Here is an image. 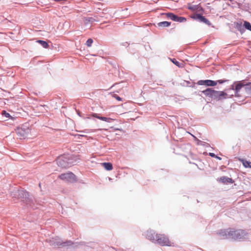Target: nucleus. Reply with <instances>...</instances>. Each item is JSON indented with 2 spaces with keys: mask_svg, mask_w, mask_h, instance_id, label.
Returning a JSON list of instances; mask_svg holds the SVG:
<instances>
[{
  "mask_svg": "<svg viewBox=\"0 0 251 251\" xmlns=\"http://www.w3.org/2000/svg\"><path fill=\"white\" fill-rule=\"evenodd\" d=\"M11 196L13 197L21 199L22 201L25 203L27 207H30L33 209L38 208V204L36 202V201L34 199L29 196V193L23 190H18L15 192L11 193Z\"/></svg>",
  "mask_w": 251,
  "mask_h": 251,
  "instance_id": "obj_1",
  "label": "nucleus"
},
{
  "mask_svg": "<svg viewBox=\"0 0 251 251\" xmlns=\"http://www.w3.org/2000/svg\"><path fill=\"white\" fill-rule=\"evenodd\" d=\"M201 92L206 97L210 98L211 99L216 100L226 99L227 96V93L224 91H216L210 88L202 91Z\"/></svg>",
  "mask_w": 251,
  "mask_h": 251,
  "instance_id": "obj_2",
  "label": "nucleus"
},
{
  "mask_svg": "<svg viewBox=\"0 0 251 251\" xmlns=\"http://www.w3.org/2000/svg\"><path fill=\"white\" fill-rule=\"evenodd\" d=\"M56 163L62 168H67L73 165L74 161L69 155H64L58 157Z\"/></svg>",
  "mask_w": 251,
  "mask_h": 251,
  "instance_id": "obj_3",
  "label": "nucleus"
},
{
  "mask_svg": "<svg viewBox=\"0 0 251 251\" xmlns=\"http://www.w3.org/2000/svg\"><path fill=\"white\" fill-rule=\"evenodd\" d=\"M16 133L20 139H25L30 132L28 125L25 124L21 127H18L15 129Z\"/></svg>",
  "mask_w": 251,
  "mask_h": 251,
  "instance_id": "obj_4",
  "label": "nucleus"
},
{
  "mask_svg": "<svg viewBox=\"0 0 251 251\" xmlns=\"http://www.w3.org/2000/svg\"><path fill=\"white\" fill-rule=\"evenodd\" d=\"M232 233L231 238L236 240H245L248 236V233L242 229L232 230Z\"/></svg>",
  "mask_w": 251,
  "mask_h": 251,
  "instance_id": "obj_5",
  "label": "nucleus"
},
{
  "mask_svg": "<svg viewBox=\"0 0 251 251\" xmlns=\"http://www.w3.org/2000/svg\"><path fill=\"white\" fill-rule=\"evenodd\" d=\"M155 243L158 244L162 246H171L168 238L164 234H156V239Z\"/></svg>",
  "mask_w": 251,
  "mask_h": 251,
  "instance_id": "obj_6",
  "label": "nucleus"
},
{
  "mask_svg": "<svg viewBox=\"0 0 251 251\" xmlns=\"http://www.w3.org/2000/svg\"><path fill=\"white\" fill-rule=\"evenodd\" d=\"M58 177L61 179L68 182L73 181L75 178V176L72 172L62 174Z\"/></svg>",
  "mask_w": 251,
  "mask_h": 251,
  "instance_id": "obj_7",
  "label": "nucleus"
},
{
  "mask_svg": "<svg viewBox=\"0 0 251 251\" xmlns=\"http://www.w3.org/2000/svg\"><path fill=\"white\" fill-rule=\"evenodd\" d=\"M192 18H193L194 20H197L199 21L200 22H201L205 24L206 25L210 26L211 25V23L210 22L206 19L204 16L202 15L201 14H196L193 16H192Z\"/></svg>",
  "mask_w": 251,
  "mask_h": 251,
  "instance_id": "obj_8",
  "label": "nucleus"
},
{
  "mask_svg": "<svg viewBox=\"0 0 251 251\" xmlns=\"http://www.w3.org/2000/svg\"><path fill=\"white\" fill-rule=\"evenodd\" d=\"M221 237L222 239H229L231 238L232 235V230L229 229H221L219 230L217 233Z\"/></svg>",
  "mask_w": 251,
  "mask_h": 251,
  "instance_id": "obj_9",
  "label": "nucleus"
},
{
  "mask_svg": "<svg viewBox=\"0 0 251 251\" xmlns=\"http://www.w3.org/2000/svg\"><path fill=\"white\" fill-rule=\"evenodd\" d=\"M197 84L200 85H204L207 86H214L217 85V82L209 79L200 80L198 81Z\"/></svg>",
  "mask_w": 251,
  "mask_h": 251,
  "instance_id": "obj_10",
  "label": "nucleus"
},
{
  "mask_svg": "<svg viewBox=\"0 0 251 251\" xmlns=\"http://www.w3.org/2000/svg\"><path fill=\"white\" fill-rule=\"evenodd\" d=\"M83 21L85 25L89 24H92L94 22H98L100 21V18L98 16H94V17H86L83 18Z\"/></svg>",
  "mask_w": 251,
  "mask_h": 251,
  "instance_id": "obj_11",
  "label": "nucleus"
},
{
  "mask_svg": "<svg viewBox=\"0 0 251 251\" xmlns=\"http://www.w3.org/2000/svg\"><path fill=\"white\" fill-rule=\"evenodd\" d=\"M146 238L151 241L152 242L154 243L156 239V234L153 230H148L146 233Z\"/></svg>",
  "mask_w": 251,
  "mask_h": 251,
  "instance_id": "obj_12",
  "label": "nucleus"
},
{
  "mask_svg": "<svg viewBox=\"0 0 251 251\" xmlns=\"http://www.w3.org/2000/svg\"><path fill=\"white\" fill-rule=\"evenodd\" d=\"M50 245L51 246H61L62 241L58 238H52L49 241Z\"/></svg>",
  "mask_w": 251,
  "mask_h": 251,
  "instance_id": "obj_13",
  "label": "nucleus"
},
{
  "mask_svg": "<svg viewBox=\"0 0 251 251\" xmlns=\"http://www.w3.org/2000/svg\"><path fill=\"white\" fill-rule=\"evenodd\" d=\"M245 85H246V84H243L241 81H239L237 83L236 82V83L235 84V96H237V97L239 96L238 93L239 92L240 90H241V89L242 87H244L245 88Z\"/></svg>",
  "mask_w": 251,
  "mask_h": 251,
  "instance_id": "obj_14",
  "label": "nucleus"
},
{
  "mask_svg": "<svg viewBox=\"0 0 251 251\" xmlns=\"http://www.w3.org/2000/svg\"><path fill=\"white\" fill-rule=\"evenodd\" d=\"M234 27L238 30L241 34L245 32V30L244 29V25H242L241 22H235L234 24Z\"/></svg>",
  "mask_w": 251,
  "mask_h": 251,
  "instance_id": "obj_15",
  "label": "nucleus"
},
{
  "mask_svg": "<svg viewBox=\"0 0 251 251\" xmlns=\"http://www.w3.org/2000/svg\"><path fill=\"white\" fill-rule=\"evenodd\" d=\"M92 116H93V117H94L95 118H97L98 119H100V120L106 122L107 123H110V122H111V121L113 120L112 119H111L110 118H107V117H105L99 116L96 113H93L92 114Z\"/></svg>",
  "mask_w": 251,
  "mask_h": 251,
  "instance_id": "obj_16",
  "label": "nucleus"
},
{
  "mask_svg": "<svg viewBox=\"0 0 251 251\" xmlns=\"http://www.w3.org/2000/svg\"><path fill=\"white\" fill-rule=\"evenodd\" d=\"M220 180L224 184L232 183L233 181L231 178H229L225 176H222L220 178Z\"/></svg>",
  "mask_w": 251,
  "mask_h": 251,
  "instance_id": "obj_17",
  "label": "nucleus"
},
{
  "mask_svg": "<svg viewBox=\"0 0 251 251\" xmlns=\"http://www.w3.org/2000/svg\"><path fill=\"white\" fill-rule=\"evenodd\" d=\"M162 14L166 15L167 18L170 19L173 21H175L176 17V15L171 12L164 13H162Z\"/></svg>",
  "mask_w": 251,
  "mask_h": 251,
  "instance_id": "obj_18",
  "label": "nucleus"
},
{
  "mask_svg": "<svg viewBox=\"0 0 251 251\" xmlns=\"http://www.w3.org/2000/svg\"><path fill=\"white\" fill-rule=\"evenodd\" d=\"M172 63L177 66L178 68H182L184 67V64L181 62H179L176 60L175 58H170Z\"/></svg>",
  "mask_w": 251,
  "mask_h": 251,
  "instance_id": "obj_19",
  "label": "nucleus"
},
{
  "mask_svg": "<svg viewBox=\"0 0 251 251\" xmlns=\"http://www.w3.org/2000/svg\"><path fill=\"white\" fill-rule=\"evenodd\" d=\"M102 164L104 169L107 171H111L113 169L112 164L110 162H104Z\"/></svg>",
  "mask_w": 251,
  "mask_h": 251,
  "instance_id": "obj_20",
  "label": "nucleus"
},
{
  "mask_svg": "<svg viewBox=\"0 0 251 251\" xmlns=\"http://www.w3.org/2000/svg\"><path fill=\"white\" fill-rule=\"evenodd\" d=\"M245 89L247 93L251 97V83L246 84Z\"/></svg>",
  "mask_w": 251,
  "mask_h": 251,
  "instance_id": "obj_21",
  "label": "nucleus"
},
{
  "mask_svg": "<svg viewBox=\"0 0 251 251\" xmlns=\"http://www.w3.org/2000/svg\"><path fill=\"white\" fill-rule=\"evenodd\" d=\"M171 23L167 21H163L157 24L158 26L168 27L171 25Z\"/></svg>",
  "mask_w": 251,
  "mask_h": 251,
  "instance_id": "obj_22",
  "label": "nucleus"
},
{
  "mask_svg": "<svg viewBox=\"0 0 251 251\" xmlns=\"http://www.w3.org/2000/svg\"><path fill=\"white\" fill-rule=\"evenodd\" d=\"M187 19L186 18L176 15L175 22L178 23H184L186 21Z\"/></svg>",
  "mask_w": 251,
  "mask_h": 251,
  "instance_id": "obj_23",
  "label": "nucleus"
},
{
  "mask_svg": "<svg viewBox=\"0 0 251 251\" xmlns=\"http://www.w3.org/2000/svg\"><path fill=\"white\" fill-rule=\"evenodd\" d=\"M37 42L39 43L44 48L47 49L49 47L48 43L45 41L39 40L37 41Z\"/></svg>",
  "mask_w": 251,
  "mask_h": 251,
  "instance_id": "obj_24",
  "label": "nucleus"
},
{
  "mask_svg": "<svg viewBox=\"0 0 251 251\" xmlns=\"http://www.w3.org/2000/svg\"><path fill=\"white\" fill-rule=\"evenodd\" d=\"M244 27L245 30L247 29L251 31V24L250 22L246 21H244Z\"/></svg>",
  "mask_w": 251,
  "mask_h": 251,
  "instance_id": "obj_25",
  "label": "nucleus"
},
{
  "mask_svg": "<svg viewBox=\"0 0 251 251\" xmlns=\"http://www.w3.org/2000/svg\"><path fill=\"white\" fill-rule=\"evenodd\" d=\"M241 161L244 167L251 168V162L244 159H242Z\"/></svg>",
  "mask_w": 251,
  "mask_h": 251,
  "instance_id": "obj_26",
  "label": "nucleus"
},
{
  "mask_svg": "<svg viewBox=\"0 0 251 251\" xmlns=\"http://www.w3.org/2000/svg\"><path fill=\"white\" fill-rule=\"evenodd\" d=\"M61 246L62 247H65V246H71V245H72L73 244V243L69 240V241H67L66 242H62V243H61Z\"/></svg>",
  "mask_w": 251,
  "mask_h": 251,
  "instance_id": "obj_27",
  "label": "nucleus"
},
{
  "mask_svg": "<svg viewBox=\"0 0 251 251\" xmlns=\"http://www.w3.org/2000/svg\"><path fill=\"white\" fill-rule=\"evenodd\" d=\"M93 43V40L91 38H89L88 39L86 43H85V45L88 47H91L92 46V43Z\"/></svg>",
  "mask_w": 251,
  "mask_h": 251,
  "instance_id": "obj_28",
  "label": "nucleus"
},
{
  "mask_svg": "<svg viewBox=\"0 0 251 251\" xmlns=\"http://www.w3.org/2000/svg\"><path fill=\"white\" fill-rule=\"evenodd\" d=\"M2 116L5 117L6 118H9L10 117H11V116H10V114L8 113V112H7L5 110L2 111Z\"/></svg>",
  "mask_w": 251,
  "mask_h": 251,
  "instance_id": "obj_29",
  "label": "nucleus"
},
{
  "mask_svg": "<svg viewBox=\"0 0 251 251\" xmlns=\"http://www.w3.org/2000/svg\"><path fill=\"white\" fill-rule=\"evenodd\" d=\"M198 5H193L191 6H189L188 7V9L192 10H196L197 9Z\"/></svg>",
  "mask_w": 251,
  "mask_h": 251,
  "instance_id": "obj_30",
  "label": "nucleus"
},
{
  "mask_svg": "<svg viewBox=\"0 0 251 251\" xmlns=\"http://www.w3.org/2000/svg\"><path fill=\"white\" fill-rule=\"evenodd\" d=\"M113 97L119 101H122V99L116 94H114Z\"/></svg>",
  "mask_w": 251,
  "mask_h": 251,
  "instance_id": "obj_31",
  "label": "nucleus"
},
{
  "mask_svg": "<svg viewBox=\"0 0 251 251\" xmlns=\"http://www.w3.org/2000/svg\"><path fill=\"white\" fill-rule=\"evenodd\" d=\"M236 83V82H234L231 86H230V89L234 90L235 91V84Z\"/></svg>",
  "mask_w": 251,
  "mask_h": 251,
  "instance_id": "obj_32",
  "label": "nucleus"
},
{
  "mask_svg": "<svg viewBox=\"0 0 251 251\" xmlns=\"http://www.w3.org/2000/svg\"><path fill=\"white\" fill-rule=\"evenodd\" d=\"M226 81H227L226 80L220 79V80H217L216 82H217V83H219V84H222V83H224L225 82H226Z\"/></svg>",
  "mask_w": 251,
  "mask_h": 251,
  "instance_id": "obj_33",
  "label": "nucleus"
},
{
  "mask_svg": "<svg viewBox=\"0 0 251 251\" xmlns=\"http://www.w3.org/2000/svg\"><path fill=\"white\" fill-rule=\"evenodd\" d=\"M91 131V130H90V129H85V130H84V131H81L80 132H84V133H90Z\"/></svg>",
  "mask_w": 251,
  "mask_h": 251,
  "instance_id": "obj_34",
  "label": "nucleus"
},
{
  "mask_svg": "<svg viewBox=\"0 0 251 251\" xmlns=\"http://www.w3.org/2000/svg\"><path fill=\"white\" fill-rule=\"evenodd\" d=\"M209 155L212 157H215V156H216V154L213 152H209Z\"/></svg>",
  "mask_w": 251,
  "mask_h": 251,
  "instance_id": "obj_35",
  "label": "nucleus"
},
{
  "mask_svg": "<svg viewBox=\"0 0 251 251\" xmlns=\"http://www.w3.org/2000/svg\"><path fill=\"white\" fill-rule=\"evenodd\" d=\"M215 158H216L217 159H219V160H221L222 159V158L219 157V156H218L217 155H216V156Z\"/></svg>",
  "mask_w": 251,
  "mask_h": 251,
  "instance_id": "obj_36",
  "label": "nucleus"
},
{
  "mask_svg": "<svg viewBox=\"0 0 251 251\" xmlns=\"http://www.w3.org/2000/svg\"><path fill=\"white\" fill-rule=\"evenodd\" d=\"M77 114H78V115L79 116H80V114H79V113H78Z\"/></svg>",
  "mask_w": 251,
  "mask_h": 251,
  "instance_id": "obj_37",
  "label": "nucleus"
}]
</instances>
